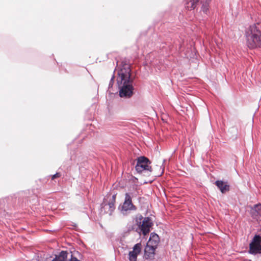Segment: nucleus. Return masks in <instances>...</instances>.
<instances>
[{
	"instance_id": "nucleus-1",
	"label": "nucleus",
	"mask_w": 261,
	"mask_h": 261,
	"mask_svg": "<svg viewBox=\"0 0 261 261\" xmlns=\"http://www.w3.org/2000/svg\"><path fill=\"white\" fill-rule=\"evenodd\" d=\"M118 71L117 83L120 87L119 95L121 97H130L133 95V80L130 79V66L123 62Z\"/></svg>"
},
{
	"instance_id": "nucleus-2",
	"label": "nucleus",
	"mask_w": 261,
	"mask_h": 261,
	"mask_svg": "<svg viewBox=\"0 0 261 261\" xmlns=\"http://www.w3.org/2000/svg\"><path fill=\"white\" fill-rule=\"evenodd\" d=\"M247 46L250 49L261 47V30L256 25L250 26L245 32Z\"/></svg>"
},
{
	"instance_id": "nucleus-3",
	"label": "nucleus",
	"mask_w": 261,
	"mask_h": 261,
	"mask_svg": "<svg viewBox=\"0 0 261 261\" xmlns=\"http://www.w3.org/2000/svg\"><path fill=\"white\" fill-rule=\"evenodd\" d=\"M132 193H126L125 194L124 201L121 205H120L119 209L124 213L128 211H133L137 210V207L132 202Z\"/></svg>"
},
{
	"instance_id": "nucleus-4",
	"label": "nucleus",
	"mask_w": 261,
	"mask_h": 261,
	"mask_svg": "<svg viewBox=\"0 0 261 261\" xmlns=\"http://www.w3.org/2000/svg\"><path fill=\"white\" fill-rule=\"evenodd\" d=\"M116 195L114 194L112 196L110 195H107L104 198L102 203V208L104 209L106 213H108L110 215L115 208V203L116 202Z\"/></svg>"
},
{
	"instance_id": "nucleus-5",
	"label": "nucleus",
	"mask_w": 261,
	"mask_h": 261,
	"mask_svg": "<svg viewBox=\"0 0 261 261\" xmlns=\"http://www.w3.org/2000/svg\"><path fill=\"white\" fill-rule=\"evenodd\" d=\"M150 162L145 156H140L137 159L136 170L139 173L143 171L151 172V167L150 166Z\"/></svg>"
},
{
	"instance_id": "nucleus-6",
	"label": "nucleus",
	"mask_w": 261,
	"mask_h": 261,
	"mask_svg": "<svg viewBox=\"0 0 261 261\" xmlns=\"http://www.w3.org/2000/svg\"><path fill=\"white\" fill-rule=\"evenodd\" d=\"M249 253L252 254L261 253V237L255 235L249 244Z\"/></svg>"
},
{
	"instance_id": "nucleus-7",
	"label": "nucleus",
	"mask_w": 261,
	"mask_h": 261,
	"mask_svg": "<svg viewBox=\"0 0 261 261\" xmlns=\"http://www.w3.org/2000/svg\"><path fill=\"white\" fill-rule=\"evenodd\" d=\"M151 226L152 222L150 218L145 217L140 226V229L144 236L146 235L149 232Z\"/></svg>"
},
{
	"instance_id": "nucleus-8",
	"label": "nucleus",
	"mask_w": 261,
	"mask_h": 261,
	"mask_svg": "<svg viewBox=\"0 0 261 261\" xmlns=\"http://www.w3.org/2000/svg\"><path fill=\"white\" fill-rule=\"evenodd\" d=\"M141 243H137L134 245L133 250L128 253V259L129 261H137V256L141 251Z\"/></svg>"
},
{
	"instance_id": "nucleus-9",
	"label": "nucleus",
	"mask_w": 261,
	"mask_h": 261,
	"mask_svg": "<svg viewBox=\"0 0 261 261\" xmlns=\"http://www.w3.org/2000/svg\"><path fill=\"white\" fill-rule=\"evenodd\" d=\"M215 185L222 193H225L230 190V186L227 181L218 180L215 181Z\"/></svg>"
},
{
	"instance_id": "nucleus-10",
	"label": "nucleus",
	"mask_w": 261,
	"mask_h": 261,
	"mask_svg": "<svg viewBox=\"0 0 261 261\" xmlns=\"http://www.w3.org/2000/svg\"><path fill=\"white\" fill-rule=\"evenodd\" d=\"M156 248L146 245L144 249V257L146 259H152L154 256V251Z\"/></svg>"
},
{
	"instance_id": "nucleus-11",
	"label": "nucleus",
	"mask_w": 261,
	"mask_h": 261,
	"mask_svg": "<svg viewBox=\"0 0 261 261\" xmlns=\"http://www.w3.org/2000/svg\"><path fill=\"white\" fill-rule=\"evenodd\" d=\"M159 242L160 238L158 235L154 233H151L147 245H148V246H152L153 247L156 248Z\"/></svg>"
},
{
	"instance_id": "nucleus-12",
	"label": "nucleus",
	"mask_w": 261,
	"mask_h": 261,
	"mask_svg": "<svg viewBox=\"0 0 261 261\" xmlns=\"http://www.w3.org/2000/svg\"><path fill=\"white\" fill-rule=\"evenodd\" d=\"M70 254L67 251H62L59 255L56 256L53 261H68L69 258L68 257L69 256H70Z\"/></svg>"
},
{
	"instance_id": "nucleus-13",
	"label": "nucleus",
	"mask_w": 261,
	"mask_h": 261,
	"mask_svg": "<svg viewBox=\"0 0 261 261\" xmlns=\"http://www.w3.org/2000/svg\"><path fill=\"white\" fill-rule=\"evenodd\" d=\"M252 216L254 218L259 215L261 216V204H256L252 208Z\"/></svg>"
},
{
	"instance_id": "nucleus-14",
	"label": "nucleus",
	"mask_w": 261,
	"mask_h": 261,
	"mask_svg": "<svg viewBox=\"0 0 261 261\" xmlns=\"http://www.w3.org/2000/svg\"><path fill=\"white\" fill-rule=\"evenodd\" d=\"M197 2L198 1H195V0H190V1L187 3L186 8L188 10H193L196 7Z\"/></svg>"
},
{
	"instance_id": "nucleus-15",
	"label": "nucleus",
	"mask_w": 261,
	"mask_h": 261,
	"mask_svg": "<svg viewBox=\"0 0 261 261\" xmlns=\"http://www.w3.org/2000/svg\"><path fill=\"white\" fill-rule=\"evenodd\" d=\"M201 10L205 14H207L209 10V5L208 4H204L201 7Z\"/></svg>"
},
{
	"instance_id": "nucleus-16",
	"label": "nucleus",
	"mask_w": 261,
	"mask_h": 261,
	"mask_svg": "<svg viewBox=\"0 0 261 261\" xmlns=\"http://www.w3.org/2000/svg\"><path fill=\"white\" fill-rule=\"evenodd\" d=\"M61 176V174L60 173H57L53 175L51 177V179L54 180L56 178L59 177Z\"/></svg>"
},
{
	"instance_id": "nucleus-17",
	"label": "nucleus",
	"mask_w": 261,
	"mask_h": 261,
	"mask_svg": "<svg viewBox=\"0 0 261 261\" xmlns=\"http://www.w3.org/2000/svg\"><path fill=\"white\" fill-rule=\"evenodd\" d=\"M163 173V169L161 170V172L160 173V175H161Z\"/></svg>"
},
{
	"instance_id": "nucleus-18",
	"label": "nucleus",
	"mask_w": 261,
	"mask_h": 261,
	"mask_svg": "<svg viewBox=\"0 0 261 261\" xmlns=\"http://www.w3.org/2000/svg\"><path fill=\"white\" fill-rule=\"evenodd\" d=\"M114 76H113L112 77V79H111V81H113V79H114Z\"/></svg>"
}]
</instances>
